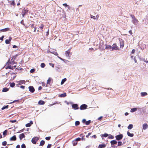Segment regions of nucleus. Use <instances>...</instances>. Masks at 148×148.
Returning a JSON list of instances; mask_svg holds the SVG:
<instances>
[{"mask_svg":"<svg viewBox=\"0 0 148 148\" xmlns=\"http://www.w3.org/2000/svg\"><path fill=\"white\" fill-rule=\"evenodd\" d=\"M133 127V125L132 124H130L127 127L129 129H131Z\"/></svg>","mask_w":148,"mask_h":148,"instance_id":"28","label":"nucleus"},{"mask_svg":"<svg viewBox=\"0 0 148 148\" xmlns=\"http://www.w3.org/2000/svg\"><path fill=\"white\" fill-rule=\"evenodd\" d=\"M71 49H69L65 52V54L67 57H70L69 54L71 51Z\"/></svg>","mask_w":148,"mask_h":148,"instance_id":"9","label":"nucleus"},{"mask_svg":"<svg viewBox=\"0 0 148 148\" xmlns=\"http://www.w3.org/2000/svg\"><path fill=\"white\" fill-rule=\"evenodd\" d=\"M28 10H27L26 9H25V8L22 9L21 14L23 17H24L25 15L26 14L28 13Z\"/></svg>","mask_w":148,"mask_h":148,"instance_id":"2","label":"nucleus"},{"mask_svg":"<svg viewBox=\"0 0 148 148\" xmlns=\"http://www.w3.org/2000/svg\"><path fill=\"white\" fill-rule=\"evenodd\" d=\"M8 89L7 88H4L2 90V92H6L8 90Z\"/></svg>","mask_w":148,"mask_h":148,"instance_id":"25","label":"nucleus"},{"mask_svg":"<svg viewBox=\"0 0 148 148\" xmlns=\"http://www.w3.org/2000/svg\"><path fill=\"white\" fill-rule=\"evenodd\" d=\"M10 29L9 28H6L5 29H2L0 30V31L2 32H5L9 30Z\"/></svg>","mask_w":148,"mask_h":148,"instance_id":"14","label":"nucleus"},{"mask_svg":"<svg viewBox=\"0 0 148 148\" xmlns=\"http://www.w3.org/2000/svg\"><path fill=\"white\" fill-rule=\"evenodd\" d=\"M7 130H5L3 132V135L4 136L6 135L7 134Z\"/></svg>","mask_w":148,"mask_h":148,"instance_id":"40","label":"nucleus"},{"mask_svg":"<svg viewBox=\"0 0 148 148\" xmlns=\"http://www.w3.org/2000/svg\"><path fill=\"white\" fill-rule=\"evenodd\" d=\"M6 69H13V68L12 66L10 65L9 64H8V66L6 67Z\"/></svg>","mask_w":148,"mask_h":148,"instance_id":"26","label":"nucleus"},{"mask_svg":"<svg viewBox=\"0 0 148 148\" xmlns=\"http://www.w3.org/2000/svg\"><path fill=\"white\" fill-rule=\"evenodd\" d=\"M45 103V102L42 100H40L38 102V104L39 105H43Z\"/></svg>","mask_w":148,"mask_h":148,"instance_id":"19","label":"nucleus"},{"mask_svg":"<svg viewBox=\"0 0 148 148\" xmlns=\"http://www.w3.org/2000/svg\"><path fill=\"white\" fill-rule=\"evenodd\" d=\"M80 122L78 121H75V124L76 126H77L79 125Z\"/></svg>","mask_w":148,"mask_h":148,"instance_id":"38","label":"nucleus"},{"mask_svg":"<svg viewBox=\"0 0 148 148\" xmlns=\"http://www.w3.org/2000/svg\"><path fill=\"white\" fill-rule=\"evenodd\" d=\"M9 107V106L7 105L6 106H4L3 107L1 108V110H3L5 109L8 108Z\"/></svg>","mask_w":148,"mask_h":148,"instance_id":"33","label":"nucleus"},{"mask_svg":"<svg viewBox=\"0 0 148 148\" xmlns=\"http://www.w3.org/2000/svg\"><path fill=\"white\" fill-rule=\"evenodd\" d=\"M110 143L111 145H114L116 144L117 143V142L115 140H112L111 141Z\"/></svg>","mask_w":148,"mask_h":148,"instance_id":"16","label":"nucleus"},{"mask_svg":"<svg viewBox=\"0 0 148 148\" xmlns=\"http://www.w3.org/2000/svg\"><path fill=\"white\" fill-rule=\"evenodd\" d=\"M51 138V137L50 136H48V137H46L45 138V139L47 140H49Z\"/></svg>","mask_w":148,"mask_h":148,"instance_id":"43","label":"nucleus"},{"mask_svg":"<svg viewBox=\"0 0 148 148\" xmlns=\"http://www.w3.org/2000/svg\"><path fill=\"white\" fill-rule=\"evenodd\" d=\"M66 93H64L63 94H61L59 96V97H66Z\"/></svg>","mask_w":148,"mask_h":148,"instance_id":"24","label":"nucleus"},{"mask_svg":"<svg viewBox=\"0 0 148 148\" xmlns=\"http://www.w3.org/2000/svg\"><path fill=\"white\" fill-rule=\"evenodd\" d=\"M35 71V70L34 69H32L30 71V72L31 73H34Z\"/></svg>","mask_w":148,"mask_h":148,"instance_id":"49","label":"nucleus"},{"mask_svg":"<svg viewBox=\"0 0 148 148\" xmlns=\"http://www.w3.org/2000/svg\"><path fill=\"white\" fill-rule=\"evenodd\" d=\"M135 51V50L134 49H133L132 50V51L131 52V53H134Z\"/></svg>","mask_w":148,"mask_h":148,"instance_id":"54","label":"nucleus"},{"mask_svg":"<svg viewBox=\"0 0 148 148\" xmlns=\"http://www.w3.org/2000/svg\"><path fill=\"white\" fill-rule=\"evenodd\" d=\"M20 87L23 89H24L25 88V86H20Z\"/></svg>","mask_w":148,"mask_h":148,"instance_id":"57","label":"nucleus"},{"mask_svg":"<svg viewBox=\"0 0 148 148\" xmlns=\"http://www.w3.org/2000/svg\"><path fill=\"white\" fill-rule=\"evenodd\" d=\"M7 144V142L6 141H4L2 143V145L3 146H5Z\"/></svg>","mask_w":148,"mask_h":148,"instance_id":"41","label":"nucleus"},{"mask_svg":"<svg viewBox=\"0 0 148 148\" xmlns=\"http://www.w3.org/2000/svg\"><path fill=\"white\" fill-rule=\"evenodd\" d=\"M130 16L133 19V23L135 24L137 23L138 22V20L132 14H130Z\"/></svg>","mask_w":148,"mask_h":148,"instance_id":"1","label":"nucleus"},{"mask_svg":"<svg viewBox=\"0 0 148 148\" xmlns=\"http://www.w3.org/2000/svg\"><path fill=\"white\" fill-rule=\"evenodd\" d=\"M39 139L38 137H36L33 138L32 140V142L34 144H36V141H37Z\"/></svg>","mask_w":148,"mask_h":148,"instance_id":"5","label":"nucleus"},{"mask_svg":"<svg viewBox=\"0 0 148 148\" xmlns=\"http://www.w3.org/2000/svg\"><path fill=\"white\" fill-rule=\"evenodd\" d=\"M72 108L75 110H77L79 108L78 107V105L76 104L72 105Z\"/></svg>","mask_w":148,"mask_h":148,"instance_id":"8","label":"nucleus"},{"mask_svg":"<svg viewBox=\"0 0 148 148\" xmlns=\"http://www.w3.org/2000/svg\"><path fill=\"white\" fill-rule=\"evenodd\" d=\"M16 139V138L15 135L13 136L10 138L11 141H15Z\"/></svg>","mask_w":148,"mask_h":148,"instance_id":"15","label":"nucleus"},{"mask_svg":"<svg viewBox=\"0 0 148 148\" xmlns=\"http://www.w3.org/2000/svg\"><path fill=\"white\" fill-rule=\"evenodd\" d=\"M11 3H10L11 5H13L14 6H15V3L14 0L12 1Z\"/></svg>","mask_w":148,"mask_h":148,"instance_id":"34","label":"nucleus"},{"mask_svg":"<svg viewBox=\"0 0 148 148\" xmlns=\"http://www.w3.org/2000/svg\"><path fill=\"white\" fill-rule=\"evenodd\" d=\"M66 78H64L63 79H62L61 81V84L62 85L66 81Z\"/></svg>","mask_w":148,"mask_h":148,"instance_id":"29","label":"nucleus"},{"mask_svg":"<svg viewBox=\"0 0 148 148\" xmlns=\"http://www.w3.org/2000/svg\"><path fill=\"white\" fill-rule=\"evenodd\" d=\"M122 144V143L121 142L119 141L118 142V146H121V145Z\"/></svg>","mask_w":148,"mask_h":148,"instance_id":"44","label":"nucleus"},{"mask_svg":"<svg viewBox=\"0 0 148 148\" xmlns=\"http://www.w3.org/2000/svg\"><path fill=\"white\" fill-rule=\"evenodd\" d=\"M51 144H48L47 147V148H51Z\"/></svg>","mask_w":148,"mask_h":148,"instance_id":"51","label":"nucleus"},{"mask_svg":"<svg viewBox=\"0 0 148 148\" xmlns=\"http://www.w3.org/2000/svg\"><path fill=\"white\" fill-rule=\"evenodd\" d=\"M10 84V86L12 87H14L15 85V83L13 82V83H9Z\"/></svg>","mask_w":148,"mask_h":148,"instance_id":"30","label":"nucleus"},{"mask_svg":"<svg viewBox=\"0 0 148 148\" xmlns=\"http://www.w3.org/2000/svg\"><path fill=\"white\" fill-rule=\"evenodd\" d=\"M44 25L43 24H41L40 26L39 27V28L41 30H42L44 27Z\"/></svg>","mask_w":148,"mask_h":148,"instance_id":"35","label":"nucleus"},{"mask_svg":"<svg viewBox=\"0 0 148 148\" xmlns=\"http://www.w3.org/2000/svg\"><path fill=\"white\" fill-rule=\"evenodd\" d=\"M16 120H11L10 121V122L12 123H14L16 122Z\"/></svg>","mask_w":148,"mask_h":148,"instance_id":"45","label":"nucleus"},{"mask_svg":"<svg viewBox=\"0 0 148 148\" xmlns=\"http://www.w3.org/2000/svg\"><path fill=\"white\" fill-rule=\"evenodd\" d=\"M25 126L26 127H29L31 126V124L30 123H28L26 124Z\"/></svg>","mask_w":148,"mask_h":148,"instance_id":"42","label":"nucleus"},{"mask_svg":"<svg viewBox=\"0 0 148 148\" xmlns=\"http://www.w3.org/2000/svg\"><path fill=\"white\" fill-rule=\"evenodd\" d=\"M129 32L130 34L131 35H132V32L131 30L129 31Z\"/></svg>","mask_w":148,"mask_h":148,"instance_id":"59","label":"nucleus"},{"mask_svg":"<svg viewBox=\"0 0 148 148\" xmlns=\"http://www.w3.org/2000/svg\"><path fill=\"white\" fill-rule=\"evenodd\" d=\"M4 37V36H2L1 37H0V40L3 41Z\"/></svg>","mask_w":148,"mask_h":148,"instance_id":"52","label":"nucleus"},{"mask_svg":"<svg viewBox=\"0 0 148 148\" xmlns=\"http://www.w3.org/2000/svg\"><path fill=\"white\" fill-rule=\"evenodd\" d=\"M86 120L85 119H83L82 120V122L83 123H86Z\"/></svg>","mask_w":148,"mask_h":148,"instance_id":"56","label":"nucleus"},{"mask_svg":"<svg viewBox=\"0 0 148 148\" xmlns=\"http://www.w3.org/2000/svg\"><path fill=\"white\" fill-rule=\"evenodd\" d=\"M87 106V105L86 104H82L80 106V109L81 110H84L86 108Z\"/></svg>","mask_w":148,"mask_h":148,"instance_id":"6","label":"nucleus"},{"mask_svg":"<svg viewBox=\"0 0 148 148\" xmlns=\"http://www.w3.org/2000/svg\"><path fill=\"white\" fill-rule=\"evenodd\" d=\"M29 123H30L31 125H32L33 124V122L32 121H30Z\"/></svg>","mask_w":148,"mask_h":148,"instance_id":"64","label":"nucleus"},{"mask_svg":"<svg viewBox=\"0 0 148 148\" xmlns=\"http://www.w3.org/2000/svg\"><path fill=\"white\" fill-rule=\"evenodd\" d=\"M63 5L65 7H67L69 6L66 3H64L63 4Z\"/></svg>","mask_w":148,"mask_h":148,"instance_id":"55","label":"nucleus"},{"mask_svg":"<svg viewBox=\"0 0 148 148\" xmlns=\"http://www.w3.org/2000/svg\"><path fill=\"white\" fill-rule=\"evenodd\" d=\"M90 17L91 18H93L94 19H96V17L95 16H94L93 15H90Z\"/></svg>","mask_w":148,"mask_h":148,"instance_id":"50","label":"nucleus"},{"mask_svg":"<svg viewBox=\"0 0 148 148\" xmlns=\"http://www.w3.org/2000/svg\"><path fill=\"white\" fill-rule=\"evenodd\" d=\"M106 146V145L104 144H100L99 145V147L100 148H103L105 147Z\"/></svg>","mask_w":148,"mask_h":148,"instance_id":"22","label":"nucleus"},{"mask_svg":"<svg viewBox=\"0 0 148 148\" xmlns=\"http://www.w3.org/2000/svg\"><path fill=\"white\" fill-rule=\"evenodd\" d=\"M51 79L50 78H49L47 81V84H50L51 82Z\"/></svg>","mask_w":148,"mask_h":148,"instance_id":"37","label":"nucleus"},{"mask_svg":"<svg viewBox=\"0 0 148 148\" xmlns=\"http://www.w3.org/2000/svg\"><path fill=\"white\" fill-rule=\"evenodd\" d=\"M112 49H115L116 50H119L118 47L117 46L116 44H114L112 45Z\"/></svg>","mask_w":148,"mask_h":148,"instance_id":"10","label":"nucleus"},{"mask_svg":"<svg viewBox=\"0 0 148 148\" xmlns=\"http://www.w3.org/2000/svg\"><path fill=\"white\" fill-rule=\"evenodd\" d=\"M92 137H93L95 138H97V136L96 135H95L92 136Z\"/></svg>","mask_w":148,"mask_h":148,"instance_id":"60","label":"nucleus"},{"mask_svg":"<svg viewBox=\"0 0 148 148\" xmlns=\"http://www.w3.org/2000/svg\"><path fill=\"white\" fill-rule=\"evenodd\" d=\"M123 135L122 134H120L115 136V138L117 140H119L123 138Z\"/></svg>","mask_w":148,"mask_h":148,"instance_id":"4","label":"nucleus"},{"mask_svg":"<svg viewBox=\"0 0 148 148\" xmlns=\"http://www.w3.org/2000/svg\"><path fill=\"white\" fill-rule=\"evenodd\" d=\"M17 47V46L15 45H14L13 46V48H16Z\"/></svg>","mask_w":148,"mask_h":148,"instance_id":"62","label":"nucleus"},{"mask_svg":"<svg viewBox=\"0 0 148 148\" xmlns=\"http://www.w3.org/2000/svg\"><path fill=\"white\" fill-rule=\"evenodd\" d=\"M148 128V125L147 123H144L143 125V129L144 130H145Z\"/></svg>","mask_w":148,"mask_h":148,"instance_id":"13","label":"nucleus"},{"mask_svg":"<svg viewBox=\"0 0 148 148\" xmlns=\"http://www.w3.org/2000/svg\"><path fill=\"white\" fill-rule=\"evenodd\" d=\"M77 142L81 140V138H76L75 140Z\"/></svg>","mask_w":148,"mask_h":148,"instance_id":"48","label":"nucleus"},{"mask_svg":"<svg viewBox=\"0 0 148 148\" xmlns=\"http://www.w3.org/2000/svg\"><path fill=\"white\" fill-rule=\"evenodd\" d=\"M141 95L143 97L146 95H147V93L146 92H143L141 93Z\"/></svg>","mask_w":148,"mask_h":148,"instance_id":"32","label":"nucleus"},{"mask_svg":"<svg viewBox=\"0 0 148 148\" xmlns=\"http://www.w3.org/2000/svg\"><path fill=\"white\" fill-rule=\"evenodd\" d=\"M12 39V38L10 36L9 37V40L6 39L5 40V43L7 44H9L10 43V42Z\"/></svg>","mask_w":148,"mask_h":148,"instance_id":"7","label":"nucleus"},{"mask_svg":"<svg viewBox=\"0 0 148 148\" xmlns=\"http://www.w3.org/2000/svg\"><path fill=\"white\" fill-rule=\"evenodd\" d=\"M119 40L120 41V47L121 48H123L124 45V41L122 39L119 38Z\"/></svg>","mask_w":148,"mask_h":148,"instance_id":"3","label":"nucleus"},{"mask_svg":"<svg viewBox=\"0 0 148 148\" xmlns=\"http://www.w3.org/2000/svg\"><path fill=\"white\" fill-rule=\"evenodd\" d=\"M42 88V87L41 86H39L38 88V90H40Z\"/></svg>","mask_w":148,"mask_h":148,"instance_id":"58","label":"nucleus"},{"mask_svg":"<svg viewBox=\"0 0 148 148\" xmlns=\"http://www.w3.org/2000/svg\"><path fill=\"white\" fill-rule=\"evenodd\" d=\"M99 15H97L96 17V20H97L98 18H99Z\"/></svg>","mask_w":148,"mask_h":148,"instance_id":"61","label":"nucleus"},{"mask_svg":"<svg viewBox=\"0 0 148 148\" xmlns=\"http://www.w3.org/2000/svg\"><path fill=\"white\" fill-rule=\"evenodd\" d=\"M137 110V108H132L130 112H134L136 111Z\"/></svg>","mask_w":148,"mask_h":148,"instance_id":"23","label":"nucleus"},{"mask_svg":"<svg viewBox=\"0 0 148 148\" xmlns=\"http://www.w3.org/2000/svg\"><path fill=\"white\" fill-rule=\"evenodd\" d=\"M40 66L42 68H44L45 66V64L44 63H42L41 64Z\"/></svg>","mask_w":148,"mask_h":148,"instance_id":"39","label":"nucleus"},{"mask_svg":"<svg viewBox=\"0 0 148 148\" xmlns=\"http://www.w3.org/2000/svg\"><path fill=\"white\" fill-rule=\"evenodd\" d=\"M21 146L22 148H26V146L24 144H22Z\"/></svg>","mask_w":148,"mask_h":148,"instance_id":"47","label":"nucleus"},{"mask_svg":"<svg viewBox=\"0 0 148 148\" xmlns=\"http://www.w3.org/2000/svg\"><path fill=\"white\" fill-rule=\"evenodd\" d=\"M108 138L111 139H112L114 138V137L112 135H110Z\"/></svg>","mask_w":148,"mask_h":148,"instance_id":"46","label":"nucleus"},{"mask_svg":"<svg viewBox=\"0 0 148 148\" xmlns=\"http://www.w3.org/2000/svg\"><path fill=\"white\" fill-rule=\"evenodd\" d=\"M112 49V47L111 46L109 45H106V49Z\"/></svg>","mask_w":148,"mask_h":148,"instance_id":"18","label":"nucleus"},{"mask_svg":"<svg viewBox=\"0 0 148 148\" xmlns=\"http://www.w3.org/2000/svg\"><path fill=\"white\" fill-rule=\"evenodd\" d=\"M101 137H106L108 136V134L106 133H105L104 134H101Z\"/></svg>","mask_w":148,"mask_h":148,"instance_id":"20","label":"nucleus"},{"mask_svg":"<svg viewBox=\"0 0 148 148\" xmlns=\"http://www.w3.org/2000/svg\"><path fill=\"white\" fill-rule=\"evenodd\" d=\"M72 144L73 146H75L77 144V142L75 140L72 141Z\"/></svg>","mask_w":148,"mask_h":148,"instance_id":"31","label":"nucleus"},{"mask_svg":"<svg viewBox=\"0 0 148 148\" xmlns=\"http://www.w3.org/2000/svg\"><path fill=\"white\" fill-rule=\"evenodd\" d=\"M127 134L128 136L130 137H133L134 135L133 134H131L129 131L127 132Z\"/></svg>","mask_w":148,"mask_h":148,"instance_id":"21","label":"nucleus"},{"mask_svg":"<svg viewBox=\"0 0 148 148\" xmlns=\"http://www.w3.org/2000/svg\"><path fill=\"white\" fill-rule=\"evenodd\" d=\"M45 143V141L43 140H42L40 143V145L42 146L44 145Z\"/></svg>","mask_w":148,"mask_h":148,"instance_id":"27","label":"nucleus"},{"mask_svg":"<svg viewBox=\"0 0 148 148\" xmlns=\"http://www.w3.org/2000/svg\"><path fill=\"white\" fill-rule=\"evenodd\" d=\"M91 123V121L89 120L88 121H86L85 123L86 125H89Z\"/></svg>","mask_w":148,"mask_h":148,"instance_id":"36","label":"nucleus"},{"mask_svg":"<svg viewBox=\"0 0 148 148\" xmlns=\"http://www.w3.org/2000/svg\"><path fill=\"white\" fill-rule=\"evenodd\" d=\"M91 133H88V135H86V137L87 138H88L89 136L91 134Z\"/></svg>","mask_w":148,"mask_h":148,"instance_id":"53","label":"nucleus"},{"mask_svg":"<svg viewBox=\"0 0 148 148\" xmlns=\"http://www.w3.org/2000/svg\"><path fill=\"white\" fill-rule=\"evenodd\" d=\"M128 113L127 112H125V116H127L128 115Z\"/></svg>","mask_w":148,"mask_h":148,"instance_id":"63","label":"nucleus"},{"mask_svg":"<svg viewBox=\"0 0 148 148\" xmlns=\"http://www.w3.org/2000/svg\"><path fill=\"white\" fill-rule=\"evenodd\" d=\"M19 83L18 84L19 85H21V84H25V80H20L19 81Z\"/></svg>","mask_w":148,"mask_h":148,"instance_id":"17","label":"nucleus"},{"mask_svg":"<svg viewBox=\"0 0 148 148\" xmlns=\"http://www.w3.org/2000/svg\"><path fill=\"white\" fill-rule=\"evenodd\" d=\"M25 136L23 133L19 135V138L20 140H22L23 138H25Z\"/></svg>","mask_w":148,"mask_h":148,"instance_id":"12","label":"nucleus"},{"mask_svg":"<svg viewBox=\"0 0 148 148\" xmlns=\"http://www.w3.org/2000/svg\"><path fill=\"white\" fill-rule=\"evenodd\" d=\"M29 91L32 93L34 92L35 91V89L33 86H30L29 87Z\"/></svg>","mask_w":148,"mask_h":148,"instance_id":"11","label":"nucleus"}]
</instances>
